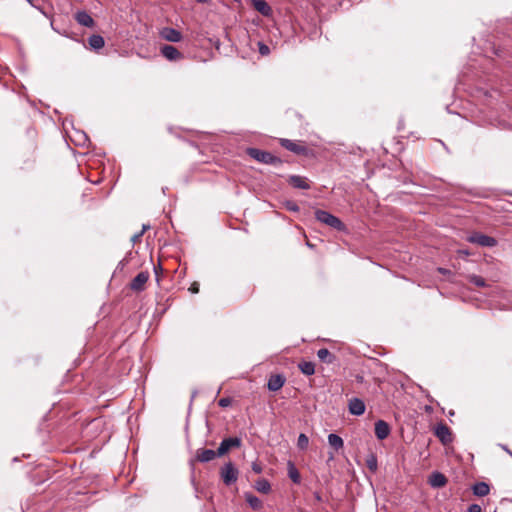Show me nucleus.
Segmentation results:
<instances>
[{
	"mask_svg": "<svg viewBox=\"0 0 512 512\" xmlns=\"http://www.w3.org/2000/svg\"><path fill=\"white\" fill-rule=\"evenodd\" d=\"M247 155H249L254 160L270 165H278L281 164L282 161L278 157L274 156L270 152L258 149V148H247Z\"/></svg>",
	"mask_w": 512,
	"mask_h": 512,
	"instance_id": "obj_1",
	"label": "nucleus"
},
{
	"mask_svg": "<svg viewBox=\"0 0 512 512\" xmlns=\"http://www.w3.org/2000/svg\"><path fill=\"white\" fill-rule=\"evenodd\" d=\"M315 218L319 222L326 224L338 231H343L345 229V225L343 224V222L338 217L332 215L328 211L316 210Z\"/></svg>",
	"mask_w": 512,
	"mask_h": 512,
	"instance_id": "obj_2",
	"label": "nucleus"
},
{
	"mask_svg": "<svg viewBox=\"0 0 512 512\" xmlns=\"http://www.w3.org/2000/svg\"><path fill=\"white\" fill-rule=\"evenodd\" d=\"M220 476L223 480V483L227 486H230L237 481L239 471L232 462H228L221 467Z\"/></svg>",
	"mask_w": 512,
	"mask_h": 512,
	"instance_id": "obj_3",
	"label": "nucleus"
},
{
	"mask_svg": "<svg viewBox=\"0 0 512 512\" xmlns=\"http://www.w3.org/2000/svg\"><path fill=\"white\" fill-rule=\"evenodd\" d=\"M467 240L470 243L477 244L481 247H494L497 244V241L495 238L485 235V234H482V233H479V232H475V233L471 234L467 238Z\"/></svg>",
	"mask_w": 512,
	"mask_h": 512,
	"instance_id": "obj_4",
	"label": "nucleus"
},
{
	"mask_svg": "<svg viewBox=\"0 0 512 512\" xmlns=\"http://www.w3.org/2000/svg\"><path fill=\"white\" fill-rule=\"evenodd\" d=\"M241 444L242 441L239 437H229L223 439L217 449L218 457L225 455L232 448H239Z\"/></svg>",
	"mask_w": 512,
	"mask_h": 512,
	"instance_id": "obj_5",
	"label": "nucleus"
},
{
	"mask_svg": "<svg viewBox=\"0 0 512 512\" xmlns=\"http://www.w3.org/2000/svg\"><path fill=\"white\" fill-rule=\"evenodd\" d=\"M148 279L149 273L147 271H142L133 278V280L130 283V288L136 292L143 291Z\"/></svg>",
	"mask_w": 512,
	"mask_h": 512,
	"instance_id": "obj_6",
	"label": "nucleus"
},
{
	"mask_svg": "<svg viewBox=\"0 0 512 512\" xmlns=\"http://www.w3.org/2000/svg\"><path fill=\"white\" fill-rule=\"evenodd\" d=\"M160 52L169 61H177L183 58L182 53L172 45H163Z\"/></svg>",
	"mask_w": 512,
	"mask_h": 512,
	"instance_id": "obj_7",
	"label": "nucleus"
},
{
	"mask_svg": "<svg viewBox=\"0 0 512 512\" xmlns=\"http://www.w3.org/2000/svg\"><path fill=\"white\" fill-rule=\"evenodd\" d=\"M160 36L165 39L166 41H169V42H180L182 40V34L180 31H178L177 29L175 28H171V27H164L161 31H160Z\"/></svg>",
	"mask_w": 512,
	"mask_h": 512,
	"instance_id": "obj_8",
	"label": "nucleus"
},
{
	"mask_svg": "<svg viewBox=\"0 0 512 512\" xmlns=\"http://www.w3.org/2000/svg\"><path fill=\"white\" fill-rule=\"evenodd\" d=\"M215 457H218L217 451L212 449L199 448L195 453V460L201 463H207L212 461Z\"/></svg>",
	"mask_w": 512,
	"mask_h": 512,
	"instance_id": "obj_9",
	"label": "nucleus"
},
{
	"mask_svg": "<svg viewBox=\"0 0 512 512\" xmlns=\"http://www.w3.org/2000/svg\"><path fill=\"white\" fill-rule=\"evenodd\" d=\"M281 146L298 155H305L307 148L289 139H281Z\"/></svg>",
	"mask_w": 512,
	"mask_h": 512,
	"instance_id": "obj_10",
	"label": "nucleus"
},
{
	"mask_svg": "<svg viewBox=\"0 0 512 512\" xmlns=\"http://www.w3.org/2000/svg\"><path fill=\"white\" fill-rule=\"evenodd\" d=\"M365 408H366L365 403L360 398L355 397L349 401L348 409L352 415L360 416V415L364 414Z\"/></svg>",
	"mask_w": 512,
	"mask_h": 512,
	"instance_id": "obj_11",
	"label": "nucleus"
},
{
	"mask_svg": "<svg viewBox=\"0 0 512 512\" xmlns=\"http://www.w3.org/2000/svg\"><path fill=\"white\" fill-rule=\"evenodd\" d=\"M390 434V426L384 420H378L375 422V435L379 440L386 439Z\"/></svg>",
	"mask_w": 512,
	"mask_h": 512,
	"instance_id": "obj_12",
	"label": "nucleus"
},
{
	"mask_svg": "<svg viewBox=\"0 0 512 512\" xmlns=\"http://www.w3.org/2000/svg\"><path fill=\"white\" fill-rule=\"evenodd\" d=\"M285 380V377L281 374L272 375L268 379L267 387L270 391H278L283 387Z\"/></svg>",
	"mask_w": 512,
	"mask_h": 512,
	"instance_id": "obj_13",
	"label": "nucleus"
},
{
	"mask_svg": "<svg viewBox=\"0 0 512 512\" xmlns=\"http://www.w3.org/2000/svg\"><path fill=\"white\" fill-rule=\"evenodd\" d=\"M435 435L439 438V440L443 443H449L451 441V432L447 425L439 424L435 428Z\"/></svg>",
	"mask_w": 512,
	"mask_h": 512,
	"instance_id": "obj_14",
	"label": "nucleus"
},
{
	"mask_svg": "<svg viewBox=\"0 0 512 512\" xmlns=\"http://www.w3.org/2000/svg\"><path fill=\"white\" fill-rule=\"evenodd\" d=\"M288 182L291 186L297 189L307 190L310 189V185L307 182V178L299 175H291L288 178Z\"/></svg>",
	"mask_w": 512,
	"mask_h": 512,
	"instance_id": "obj_15",
	"label": "nucleus"
},
{
	"mask_svg": "<svg viewBox=\"0 0 512 512\" xmlns=\"http://www.w3.org/2000/svg\"><path fill=\"white\" fill-rule=\"evenodd\" d=\"M75 20L78 24L91 28L94 26L93 18L86 11H78L75 14Z\"/></svg>",
	"mask_w": 512,
	"mask_h": 512,
	"instance_id": "obj_16",
	"label": "nucleus"
},
{
	"mask_svg": "<svg viewBox=\"0 0 512 512\" xmlns=\"http://www.w3.org/2000/svg\"><path fill=\"white\" fill-rule=\"evenodd\" d=\"M428 482L433 488H440L447 483V479L444 474L436 471L429 476Z\"/></svg>",
	"mask_w": 512,
	"mask_h": 512,
	"instance_id": "obj_17",
	"label": "nucleus"
},
{
	"mask_svg": "<svg viewBox=\"0 0 512 512\" xmlns=\"http://www.w3.org/2000/svg\"><path fill=\"white\" fill-rule=\"evenodd\" d=\"M252 5L263 16L268 17L272 14V9L265 0H252Z\"/></svg>",
	"mask_w": 512,
	"mask_h": 512,
	"instance_id": "obj_18",
	"label": "nucleus"
},
{
	"mask_svg": "<svg viewBox=\"0 0 512 512\" xmlns=\"http://www.w3.org/2000/svg\"><path fill=\"white\" fill-rule=\"evenodd\" d=\"M328 443L335 451H339L344 446L343 439L335 433L328 435Z\"/></svg>",
	"mask_w": 512,
	"mask_h": 512,
	"instance_id": "obj_19",
	"label": "nucleus"
},
{
	"mask_svg": "<svg viewBox=\"0 0 512 512\" xmlns=\"http://www.w3.org/2000/svg\"><path fill=\"white\" fill-rule=\"evenodd\" d=\"M472 490H473L474 495L479 496V497H483V496H486L489 493L490 488H489V485L487 483H485V482H478V483L473 485Z\"/></svg>",
	"mask_w": 512,
	"mask_h": 512,
	"instance_id": "obj_20",
	"label": "nucleus"
},
{
	"mask_svg": "<svg viewBox=\"0 0 512 512\" xmlns=\"http://www.w3.org/2000/svg\"><path fill=\"white\" fill-rule=\"evenodd\" d=\"M318 358L325 363L331 364L335 361V356L326 348L317 351Z\"/></svg>",
	"mask_w": 512,
	"mask_h": 512,
	"instance_id": "obj_21",
	"label": "nucleus"
},
{
	"mask_svg": "<svg viewBox=\"0 0 512 512\" xmlns=\"http://www.w3.org/2000/svg\"><path fill=\"white\" fill-rule=\"evenodd\" d=\"M300 371L307 376H311L315 373V364L310 361H302L298 364Z\"/></svg>",
	"mask_w": 512,
	"mask_h": 512,
	"instance_id": "obj_22",
	"label": "nucleus"
},
{
	"mask_svg": "<svg viewBox=\"0 0 512 512\" xmlns=\"http://www.w3.org/2000/svg\"><path fill=\"white\" fill-rule=\"evenodd\" d=\"M245 500L249 504V506L254 510H259L262 508V501L257 496L251 493L245 494Z\"/></svg>",
	"mask_w": 512,
	"mask_h": 512,
	"instance_id": "obj_23",
	"label": "nucleus"
},
{
	"mask_svg": "<svg viewBox=\"0 0 512 512\" xmlns=\"http://www.w3.org/2000/svg\"><path fill=\"white\" fill-rule=\"evenodd\" d=\"M88 42L90 47L95 50L101 49L105 44L104 38L101 35L96 34L91 35L88 39Z\"/></svg>",
	"mask_w": 512,
	"mask_h": 512,
	"instance_id": "obj_24",
	"label": "nucleus"
},
{
	"mask_svg": "<svg viewBox=\"0 0 512 512\" xmlns=\"http://www.w3.org/2000/svg\"><path fill=\"white\" fill-rule=\"evenodd\" d=\"M288 476L294 483H300V473L291 461L288 462Z\"/></svg>",
	"mask_w": 512,
	"mask_h": 512,
	"instance_id": "obj_25",
	"label": "nucleus"
},
{
	"mask_svg": "<svg viewBox=\"0 0 512 512\" xmlns=\"http://www.w3.org/2000/svg\"><path fill=\"white\" fill-rule=\"evenodd\" d=\"M255 488L257 491L267 494L271 490V485L266 479H259L255 483Z\"/></svg>",
	"mask_w": 512,
	"mask_h": 512,
	"instance_id": "obj_26",
	"label": "nucleus"
},
{
	"mask_svg": "<svg viewBox=\"0 0 512 512\" xmlns=\"http://www.w3.org/2000/svg\"><path fill=\"white\" fill-rule=\"evenodd\" d=\"M366 466L371 472H376L378 468L377 457L374 454H371L366 459Z\"/></svg>",
	"mask_w": 512,
	"mask_h": 512,
	"instance_id": "obj_27",
	"label": "nucleus"
},
{
	"mask_svg": "<svg viewBox=\"0 0 512 512\" xmlns=\"http://www.w3.org/2000/svg\"><path fill=\"white\" fill-rule=\"evenodd\" d=\"M308 445H309V438L307 437V435L304 433L299 434L298 439H297V447L300 450H306L308 448Z\"/></svg>",
	"mask_w": 512,
	"mask_h": 512,
	"instance_id": "obj_28",
	"label": "nucleus"
},
{
	"mask_svg": "<svg viewBox=\"0 0 512 512\" xmlns=\"http://www.w3.org/2000/svg\"><path fill=\"white\" fill-rule=\"evenodd\" d=\"M469 281L471 283H473L474 285L478 286V287H485L486 286V282L484 280V278H482L481 276H478V275H470L468 277Z\"/></svg>",
	"mask_w": 512,
	"mask_h": 512,
	"instance_id": "obj_29",
	"label": "nucleus"
},
{
	"mask_svg": "<svg viewBox=\"0 0 512 512\" xmlns=\"http://www.w3.org/2000/svg\"><path fill=\"white\" fill-rule=\"evenodd\" d=\"M284 206L285 208L288 210V211H291V212H298L299 211V206L297 205L296 202L294 201H286L284 203Z\"/></svg>",
	"mask_w": 512,
	"mask_h": 512,
	"instance_id": "obj_30",
	"label": "nucleus"
},
{
	"mask_svg": "<svg viewBox=\"0 0 512 512\" xmlns=\"http://www.w3.org/2000/svg\"><path fill=\"white\" fill-rule=\"evenodd\" d=\"M231 403H232V399L230 397H224L218 401V405L222 408H226V407L230 406Z\"/></svg>",
	"mask_w": 512,
	"mask_h": 512,
	"instance_id": "obj_31",
	"label": "nucleus"
},
{
	"mask_svg": "<svg viewBox=\"0 0 512 512\" xmlns=\"http://www.w3.org/2000/svg\"><path fill=\"white\" fill-rule=\"evenodd\" d=\"M34 8H36L42 15H44L46 18L50 19L51 21V27L54 29L53 27V20H52V15L48 12H46L43 8H41L40 6L38 5H35Z\"/></svg>",
	"mask_w": 512,
	"mask_h": 512,
	"instance_id": "obj_32",
	"label": "nucleus"
},
{
	"mask_svg": "<svg viewBox=\"0 0 512 512\" xmlns=\"http://www.w3.org/2000/svg\"><path fill=\"white\" fill-rule=\"evenodd\" d=\"M270 52V49L267 45H265L264 43H261L259 42V53L261 55H268Z\"/></svg>",
	"mask_w": 512,
	"mask_h": 512,
	"instance_id": "obj_33",
	"label": "nucleus"
},
{
	"mask_svg": "<svg viewBox=\"0 0 512 512\" xmlns=\"http://www.w3.org/2000/svg\"><path fill=\"white\" fill-rule=\"evenodd\" d=\"M251 468H252L253 472H255L256 474H260L262 472V467L257 462H253Z\"/></svg>",
	"mask_w": 512,
	"mask_h": 512,
	"instance_id": "obj_34",
	"label": "nucleus"
},
{
	"mask_svg": "<svg viewBox=\"0 0 512 512\" xmlns=\"http://www.w3.org/2000/svg\"><path fill=\"white\" fill-rule=\"evenodd\" d=\"M481 511H482V508L478 504H471L468 507V512H481Z\"/></svg>",
	"mask_w": 512,
	"mask_h": 512,
	"instance_id": "obj_35",
	"label": "nucleus"
},
{
	"mask_svg": "<svg viewBox=\"0 0 512 512\" xmlns=\"http://www.w3.org/2000/svg\"><path fill=\"white\" fill-rule=\"evenodd\" d=\"M142 235H143V231H140V232H138V233L134 234V235L131 237V242H132L133 244L137 243V242L140 240V238L142 237Z\"/></svg>",
	"mask_w": 512,
	"mask_h": 512,
	"instance_id": "obj_36",
	"label": "nucleus"
},
{
	"mask_svg": "<svg viewBox=\"0 0 512 512\" xmlns=\"http://www.w3.org/2000/svg\"><path fill=\"white\" fill-rule=\"evenodd\" d=\"M189 291H190L191 293H194V294H195V293H198V291H199V284H198L197 282L193 283V284L190 286Z\"/></svg>",
	"mask_w": 512,
	"mask_h": 512,
	"instance_id": "obj_37",
	"label": "nucleus"
},
{
	"mask_svg": "<svg viewBox=\"0 0 512 512\" xmlns=\"http://www.w3.org/2000/svg\"><path fill=\"white\" fill-rule=\"evenodd\" d=\"M438 271H439L441 274H444V275H446V274H449V273H450V271H449L448 269H445V268H438Z\"/></svg>",
	"mask_w": 512,
	"mask_h": 512,
	"instance_id": "obj_38",
	"label": "nucleus"
},
{
	"mask_svg": "<svg viewBox=\"0 0 512 512\" xmlns=\"http://www.w3.org/2000/svg\"><path fill=\"white\" fill-rule=\"evenodd\" d=\"M159 270H162V267H161V265H160V264H158V266H157V267H154V271H155V274H156V275H158V271H159Z\"/></svg>",
	"mask_w": 512,
	"mask_h": 512,
	"instance_id": "obj_39",
	"label": "nucleus"
},
{
	"mask_svg": "<svg viewBox=\"0 0 512 512\" xmlns=\"http://www.w3.org/2000/svg\"><path fill=\"white\" fill-rule=\"evenodd\" d=\"M149 228H150V226H149V225L144 224V225L142 226V230H141V231H143V233H144V232H145L147 229H149Z\"/></svg>",
	"mask_w": 512,
	"mask_h": 512,
	"instance_id": "obj_40",
	"label": "nucleus"
},
{
	"mask_svg": "<svg viewBox=\"0 0 512 512\" xmlns=\"http://www.w3.org/2000/svg\"><path fill=\"white\" fill-rule=\"evenodd\" d=\"M502 449H504L508 454L511 452L506 445H501Z\"/></svg>",
	"mask_w": 512,
	"mask_h": 512,
	"instance_id": "obj_41",
	"label": "nucleus"
},
{
	"mask_svg": "<svg viewBox=\"0 0 512 512\" xmlns=\"http://www.w3.org/2000/svg\"><path fill=\"white\" fill-rule=\"evenodd\" d=\"M27 2H28L29 4H31V6H33V7L36 5V4H34L33 0H27Z\"/></svg>",
	"mask_w": 512,
	"mask_h": 512,
	"instance_id": "obj_42",
	"label": "nucleus"
},
{
	"mask_svg": "<svg viewBox=\"0 0 512 512\" xmlns=\"http://www.w3.org/2000/svg\"><path fill=\"white\" fill-rule=\"evenodd\" d=\"M509 455L512 457V452H509Z\"/></svg>",
	"mask_w": 512,
	"mask_h": 512,
	"instance_id": "obj_43",
	"label": "nucleus"
}]
</instances>
